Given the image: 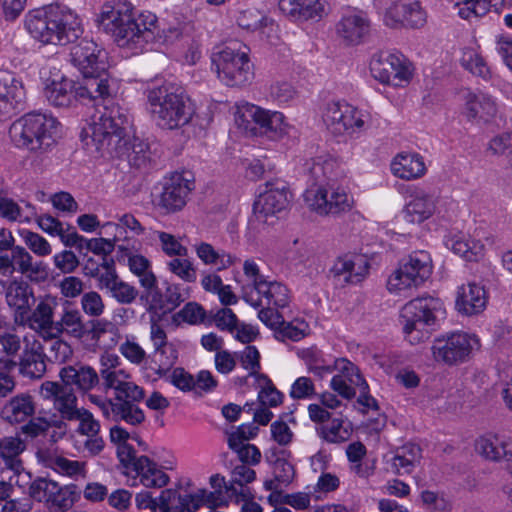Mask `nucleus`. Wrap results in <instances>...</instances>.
Wrapping results in <instances>:
<instances>
[{"label":"nucleus","instance_id":"obj_1","mask_svg":"<svg viewBox=\"0 0 512 512\" xmlns=\"http://www.w3.org/2000/svg\"><path fill=\"white\" fill-rule=\"evenodd\" d=\"M97 23L119 47L142 49L146 44L154 42L158 35L156 15L151 12L138 14L128 1L105 3Z\"/></svg>","mask_w":512,"mask_h":512},{"label":"nucleus","instance_id":"obj_2","mask_svg":"<svg viewBox=\"0 0 512 512\" xmlns=\"http://www.w3.org/2000/svg\"><path fill=\"white\" fill-rule=\"evenodd\" d=\"M25 28L35 40L46 45H66L83 32L78 16L58 5L29 11L25 15Z\"/></svg>","mask_w":512,"mask_h":512},{"label":"nucleus","instance_id":"obj_3","mask_svg":"<svg viewBox=\"0 0 512 512\" xmlns=\"http://www.w3.org/2000/svg\"><path fill=\"white\" fill-rule=\"evenodd\" d=\"M151 117L161 129L174 130L188 124L192 118L190 98L183 87L170 82L147 91Z\"/></svg>","mask_w":512,"mask_h":512},{"label":"nucleus","instance_id":"obj_4","mask_svg":"<svg viewBox=\"0 0 512 512\" xmlns=\"http://www.w3.org/2000/svg\"><path fill=\"white\" fill-rule=\"evenodd\" d=\"M444 315V304L439 298L422 296L410 300L400 314L406 340L412 345L424 342Z\"/></svg>","mask_w":512,"mask_h":512},{"label":"nucleus","instance_id":"obj_5","mask_svg":"<svg viewBox=\"0 0 512 512\" xmlns=\"http://www.w3.org/2000/svg\"><path fill=\"white\" fill-rule=\"evenodd\" d=\"M129 116L120 106H105L90 126L91 139L102 155L122 156L126 147V128Z\"/></svg>","mask_w":512,"mask_h":512},{"label":"nucleus","instance_id":"obj_6","mask_svg":"<svg viewBox=\"0 0 512 512\" xmlns=\"http://www.w3.org/2000/svg\"><path fill=\"white\" fill-rule=\"evenodd\" d=\"M55 118L40 113H30L16 120L9 129L12 142L17 147L36 151L49 147L57 131Z\"/></svg>","mask_w":512,"mask_h":512},{"label":"nucleus","instance_id":"obj_7","mask_svg":"<svg viewBox=\"0 0 512 512\" xmlns=\"http://www.w3.org/2000/svg\"><path fill=\"white\" fill-rule=\"evenodd\" d=\"M212 65L221 82L227 86H242L253 79V67L248 56V48L239 43H231L213 53Z\"/></svg>","mask_w":512,"mask_h":512},{"label":"nucleus","instance_id":"obj_8","mask_svg":"<svg viewBox=\"0 0 512 512\" xmlns=\"http://www.w3.org/2000/svg\"><path fill=\"white\" fill-rule=\"evenodd\" d=\"M480 347V339L476 334L457 331L436 338L431 352L436 362L454 366L470 360Z\"/></svg>","mask_w":512,"mask_h":512},{"label":"nucleus","instance_id":"obj_9","mask_svg":"<svg viewBox=\"0 0 512 512\" xmlns=\"http://www.w3.org/2000/svg\"><path fill=\"white\" fill-rule=\"evenodd\" d=\"M303 197L307 207L321 216L338 215L349 211L353 206V198L334 182L310 185Z\"/></svg>","mask_w":512,"mask_h":512},{"label":"nucleus","instance_id":"obj_10","mask_svg":"<svg viewBox=\"0 0 512 512\" xmlns=\"http://www.w3.org/2000/svg\"><path fill=\"white\" fill-rule=\"evenodd\" d=\"M291 200L288 185L283 180L267 181L260 186L253 204V213L259 222L273 224L278 215L286 210Z\"/></svg>","mask_w":512,"mask_h":512},{"label":"nucleus","instance_id":"obj_11","mask_svg":"<svg viewBox=\"0 0 512 512\" xmlns=\"http://www.w3.org/2000/svg\"><path fill=\"white\" fill-rule=\"evenodd\" d=\"M235 121L245 130H253L250 123L253 122L260 134L270 139L282 138L288 132V124L281 112L263 109L253 104H246L239 108L235 115Z\"/></svg>","mask_w":512,"mask_h":512},{"label":"nucleus","instance_id":"obj_12","mask_svg":"<svg viewBox=\"0 0 512 512\" xmlns=\"http://www.w3.org/2000/svg\"><path fill=\"white\" fill-rule=\"evenodd\" d=\"M91 277L95 278L99 290L105 291L119 304H132L138 297L137 288L119 277L113 261L104 260L91 272Z\"/></svg>","mask_w":512,"mask_h":512},{"label":"nucleus","instance_id":"obj_13","mask_svg":"<svg viewBox=\"0 0 512 512\" xmlns=\"http://www.w3.org/2000/svg\"><path fill=\"white\" fill-rule=\"evenodd\" d=\"M39 393L44 400L52 401L54 412H47L58 417L62 423L79 418L82 407H78V398L72 387L55 381H44Z\"/></svg>","mask_w":512,"mask_h":512},{"label":"nucleus","instance_id":"obj_14","mask_svg":"<svg viewBox=\"0 0 512 512\" xmlns=\"http://www.w3.org/2000/svg\"><path fill=\"white\" fill-rule=\"evenodd\" d=\"M72 64L83 77H105L107 54L93 40L82 39L71 48Z\"/></svg>","mask_w":512,"mask_h":512},{"label":"nucleus","instance_id":"obj_15","mask_svg":"<svg viewBox=\"0 0 512 512\" xmlns=\"http://www.w3.org/2000/svg\"><path fill=\"white\" fill-rule=\"evenodd\" d=\"M193 189V182L186 179L181 173H173L165 178L155 205L164 214L179 212L186 206L189 194Z\"/></svg>","mask_w":512,"mask_h":512},{"label":"nucleus","instance_id":"obj_16","mask_svg":"<svg viewBox=\"0 0 512 512\" xmlns=\"http://www.w3.org/2000/svg\"><path fill=\"white\" fill-rule=\"evenodd\" d=\"M373 77L381 83L402 86L412 77V71L404 58L395 54L374 57L370 63Z\"/></svg>","mask_w":512,"mask_h":512},{"label":"nucleus","instance_id":"obj_17","mask_svg":"<svg viewBox=\"0 0 512 512\" xmlns=\"http://www.w3.org/2000/svg\"><path fill=\"white\" fill-rule=\"evenodd\" d=\"M427 15L421 3L416 0H399L392 3L384 15V23L390 28H421Z\"/></svg>","mask_w":512,"mask_h":512},{"label":"nucleus","instance_id":"obj_18","mask_svg":"<svg viewBox=\"0 0 512 512\" xmlns=\"http://www.w3.org/2000/svg\"><path fill=\"white\" fill-rule=\"evenodd\" d=\"M242 298L254 308L261 306L284 308L290 301L289 290L284 284L267 279L259 282L255 290H246Z\"/></svg>","mask_w":512,"mask_h":512},{"label":"nucleus","instance_id":"obj_19","mask_svg":"<svg viewBox=\"0 0 512 512\" xmlns=\"http://www.w3.org/2000/svg\"><path fill=\"white\" fill-rule=\"evenodd\" d=\"M338 373L331 379V388L345 399H352L356 395V388H368V384L360 374L356 365L346 358L334 361L333 371Z\"/></svg>","mask_w":512,"mask_h":512},{"label":"nucleus","instance_id":"obj_20","mask_svg":"<svg viewBox=\"0 0 512 512\" xmlns=\"http://www.w3.org/2000/svg\"><path fill=\"white\" fill-rule=\"evenodd\" d=\"M133 395L114 397V403L111 408L108 419L115 422H124L130 426H139L145 422L146 416L139 404L145 399V390H138Z\"/></svg>","mask_w":512,"mask_h":512},{"label":"nucleus","instance_id":"obj_21","mask_svg":"<svg viewBox=\"0 0 512 512\" xmlns=\"http://www.w3.org/2000/svg\"><path fill=\"white\" fill-rule=\"evenodd\" d=\"M369 271V263L359 255H344L338 257L329 273L336 284H357L361 282Z\"/></svg>","mask_w":512,"mask_h":512},{"label":"nucleus","instance_id":"obj_22","mask_svg":"<svg viewBox=\"0 0 512 512\" xmlns=\"http://www.w3.org/2000/svg\"><path fill=\"white\" fill-rule=\"evenodd\" d=\"M53 301L49 299H42L38 302L36 307L30 312L23 314V319L20 318L15 324L20 326H28L31 330L38 333L44 340L53 338V331L55 326L54 320V305Z\"/></svg>","mask_w":512,"mask_h":512},{"label":"nucleus","instance_id":"obj_23","mask_svg":"<svg viewBox=\"0 0 512 512\" xmlns=\"http://www.w3.org/2000/svg\"><path fill=\"white\" fill-rule=\"evenodd\" d=\"M4 291L6 303L13 310L14 323L19 318L22 320L35 303L33 287L22 278H14L7 281Z\"/></svg>","mask_w":512,"mask_h":512},{"label":"nucleus","instance_id":"obj_24","mask_svg":"<svg viewBox=\"0 0 512 512\" xmlns=\"http://www.w3.org/2000/svg\"><path fill=\"white\" fill-rule=\"evenodd\" d=\"M370 30L371 21L362 11L345 14L336 25V33L346 45L362 43Z\"/></svg>","mask_w":512,"mask_h":512},{"label":"nucleus","instance_id":"obj_25","mask_svg":"<svg viewBox=\"0 0 512 512\" xmlns=\"http://www.w3.org/2000/svg\"><path fill=\"white\" fill-rule=\"evenodd\" d=\"M475 450L488 461H511L512 439L504 434L487 433L476 440Z\"/></svg>","mask_w":512,"mask_h":512},{"label":"nucleus","instance_id":"obj_26","mask_svg":"<svg viewBox=\"0 0 512 512\" xmlns=\"http://www.w3.org/2000/svg\"><path fill=\"white\" fill-rule=\"evenodd\" d=\"M24 349L19 360V371L29 378H41L46 372L45 353L42 344L24 337Z\"/></svg>","mask_w":512,"mask_h":512},{"label":"nucleus","instance_id":"obj_27","mask_svg":"<svg viewBox=\"0 0 512 512\" xmlns=\"http://www.w3.org/2000/svg\"><path fill=\"white\" fill-rule=\"evenodd\" d=\"M24 89L21 81L10 71L0 70V115H10L21 104Z\"/></svg>","mask_w":512,"mask_h":512},{"label":"nucleus","instance_id":"obj_28","mask_svg":"<svg viewBox=\"0 0 512 512\" xmlns=\"http://www.w3.org/2000/svg\"><path fill=\"white\" fill-rule=\"evenodd\" d=\"M498 112L496 100L483 92L467 91L464 95V114L468 120L487 122Z\"/></svg>","mask_w":512,"mask_h":512},{"label":"nucleus","instance_id":"obj_29","mask_svg":"<svg viewBox=\"0 0 512 512\" xmlns=\"http://www.w3.org/2000/svg\"><path fill=\"white\" fill-rule=\"evenodd\" d=\"M487 304V294L483 286L471 282L458 288L455 306L458 312L471 316L481 313Z\"/></svg>","mask_w":512,"mask_h":512},{"label":"nucleus","instance_id":"obj_30","mask_svg":"<svg viewBox=\"0 0 512 512\" xmlns=\"http://www.w3.org/2000/svg\"><path fill=\"white\" fill-rule=\"evenodd\" d=\"M59 377L61 384L67 387L76 386L82 392H88L99 383L97 371L88 365L76 364L61 368Z\"/></svg>","mask_w":512,"mask_h":512},{"label":"nucleus","instance_id":"obj_31","mask_svg":"<svg viewBox=\"0 0 512 512\" xmlns=\"http://www.w3.org/2000/svg\"><path fill=\"white\" fill-rule=\"evenodd\" d=\"M436 199L424 191H417L410 196L403 209L404 219L412 224H420L436 212Z\"/></svg>","mask_w":512,"mask_h":512},{"label":"nucleus","instance_id":"obj_32","mask_svg":"<svg viewBox=\"0 0 512 512\" xmlns=\"http://www.w3.org/2000/svg\"><path fill=\"white\" fill-rule=\"evenodd\" d=\"M86 328L81 312L65 302L58 320L55 322L53 338L61 337L63 334L81 339L86 334Z\"/></svg>","mask_w":512,"mask_h":512},{"label":"nucleus","instance_id":"obj_33","mask_svg":"<svg viewBox=\"0 0 512 512\" xmlns=\"http://www.w3.org/2000/svg\"><path fill=\"white\" fill-rule=\"evenodd\" d=\"M44 95L55 107H69L74 102V82L64 75L55 74L46 80Z\"/></svg>","mask_w":512,"mask_h":512},{"label":"nucleus","instance_id":"obj_34","mask_svg":"<svg viewBox=\"0 0 512 512\" xmlns=\"http://www.w3.org/2000/svg\"><path fill=\"white\" fill-rule=\"evenodd\" d=\"M427 168L424 158L417 153H400L391 162V172L395 177L411 181L423 177Z\"/></svg>","mask_w":512,"mask_h":512},{"label":"nucleus","instance_id":"obj_35","mask_svg":"<svg viewBox=\"0 0 512 512\" xmlns=\"http://www.w3.org/2000/svg\"><path fill=\"white\" fill-rule=\"evenodd\" d=\"M26 450V443L19 436H6L0 439V458L4 468L20 475L24 471L20 455Z\"/></svg>","mask_w":512,"mask_h":512},{"label":"nucleus","instance_id":"obj_36","mask_svg":"<svg viewBox=\"0 0 512 512\" xmlns=\"http://www.w3.org/2000/svg\"><path fill=\"white\" fill-rule=\"evenodd\" d=\"M172 364L173 362H170L167 365H158L157 367L145 366L144 369L151 371L147 374L148 378H152L153 380L166 378L169 383L183 392L193 391L195 388L194 377L181 367H176L170 371L169 367Z\"/></svg>","mask_w":512,"mask_h":512},{"label":"nucleus","instance_id":"obj_37","mask_svg":"<svg viewBox=\"0 0 512 512\" xmlns=\"http://www.w3.org/2000/svg\"><path fill=\"white\" fill-rule=\"evenodd\" d=\"M336 168L337 162L327 153H321L304 163V172L313 181L311 185L333 183L332 176Z\"/></svg>","mask_w":512,"mask_h":512},{"label":"nucleus","instance_id":"obj_38","mask_svg":"<svg viewBox=\"0 0 512 512\" xmlns=\"http://www.w3.org/2000/svg\"><path fill=\"white\" fill-rule=\"evenodd\" d=\"M33 397L22 393L12 397L3 407V418L9 423H22L35 414Z\"/></svg>","mask_w":512,"mask_h":512},{"label":"nucleus","instance_id":"obj_39","mask_svg":"<svg viewBox=\"0 0 512 512\" xmlns=\"http://www.w3.org/2000/svg\"><path fill=\"white\" fill-rule=\"evenodd\" d=\"M100 379L105 390L111 389L114 391V397L133 395L142 388L131 380V375L124 369L106 370V372H102V375H99Z\"/></svg>","mask_w":512,"mask_h":512},{"label":"nucleus","instance_id":"obj_40","mask_svg":"<svg viewBox=\"0 0 512 512\" xmlns=\"http://www.w3.org/2000/svg\"><path fill=\"white\" fill-rule=\"evenodd\" d=\"M134 471L145 487L161 488L169 482V476L147 456H139L137 467Z\"/></svg>","mask_w":512,"mask_h":512},{"label":"nucleus","instance_id":"obj_41","mask_svg":"<svg viewBox=\"0 0 512 512\" xmlns=\"http://www.w3.org/2000/svg\"><path fill=\"white\" fill-rule=\"evenodd\" d=\"M400 264L407 273L411 274L417 287L421 286L432 274V260L425 251L412 253Z\"/></svg>","mask_w":512,"mask_h":512},{"label":"nucleus","instance_id":"obj_42","mask_svg":"<svg viewBox=\"0 0 512 512\" xmlns=\"http://www.w3.org/2000/svg\"><path fill=\"white\" fill-rule=\"evenodd\" d=\"M83 84L76 86L74 84V101L75 100H104L110 95L109 79L105 77H84Z\"/></svg>","mask_w":512,"mask_h":512},{"label":"nucleus","instance_id":"obj_43","mask_svg":"<svg viewBox=\"0 0 512 512\" xmlns=\"http://www.w3.org/2000/svg\"><path fill=\"white\" fill-rule=\"evenodd\" d=\"M345 101H330L326 103L321 112V118L327 130L335 135L342 136L346 132Z\"/></svg>","mask_w":512,"mask_h":512},{"label":"nucleus","instance_id":"obj_44","mask_svg":"<svg viewBox=\"0 0 512 512\" xmlns=\"http://www.w3.org/2000/svg\"><path fill=\"white\" fill-rule=\"evenodd\" d=\"M10 251L14 272L17 271L30 280H36L37 275L46 272L43 262H34L32 255L25 247L17 245Z\"/></svg>","mask_w":512,"mask_h":512},{"label":"nucleus","instance_id":"obj_45","mask_svg":"<svg viewBox=\"0 0 512 512\" xmlns=\"http://www.w3.org/2000/svg\"><path fill=\"white\" fill-rule=\"evenodd\" d=\"M66 423H62L55 415H50L47 411L40 410L38 416L33 417L21 427V431L26 436L36 438L46 435L50 428L66 429Z\"/></svg>","mask_w":512,"mask_h":512},{"label":"nucleus","instance_id":"obj_46","mask_svg":"<svg viewBox=\"0 0 512 512\" xmlns=\"http://www.w3.org/2000/svg\"><path fill=\"white\" fill-rule=\"evenodd\" d=\"M198 258L206 265H214L217 270H224L236 263L237 258L225 251H217L211 244L201 242L195 244Z\"/></svg>","mask_w":512,"mask_h":512},{"label":"nucleus","instance_id":"obj_47","mask_svg":"<svg viewBox=\"0 0 512 512\" xmlns=\"http://www.w3.org/2000/svg\"><path fill=\"white\" fill-rule=\"evenodd\" d=\"M445 245L456 255L467 261H476L483 254L484 246L476 240L466 239L462 235H451L445 239Z\"/></svg>","mask_w":512,"mask_h":512},{"label":"nucleus","instance_id":"obj_48","mask_svg":"<svg viewBox=\"0 0 512 512\" xmlns=\"http://www.w3.org/2000/svg\"><path fill=\"white\" fill-rule=\"evenodd\" d=\"M54 489H51L46 505L51 512H65L69 510L75 501L74 485L60 486L57 482L54 484Z\"/></svg>","mask_w":512,"mask_h":512},{"label":"nucleus","instance_id":"obj_49","mask_svg":"<svg viewBox=\"0 0 512 512\" xmlns=\"http://www.w3.org/2000/svg\"><path fill=\"white\" fill-rule=\"evenodd\" d=\"M346 113V132L345 135L355 136L365 132L372 124L371 114L355 106L344 105Z\"/></svg>","mask_w":512,"mask_h":512},{"label":"nucleus","instance_id":"obj_50","mask_svg":"<svg viewBox=\"0 0 512 512\" xmlns=\"http://www.w3.org/2000/svg\"><path fill=\"white\" fill-rule=\"evenodd\" d=\"M299 355L307 366L308 371L314 375L322 378L326 374L333 372L334 364L327 361L323 352L316 347L303 349Z\"/></svg>","mask_w":512,"mask_h":512},{"label":"nucleus","instance_id":"obj_51","mask_svg":"<svg viewBox=\"0 0 512 512\" xmlns=\"http://www.w3.org/2000/svg\"><path fill=\"white\" fill-rule=\"evenodd\" d=\"M57 438L54 432L47 442L38 443L36 446L35 456L37 462L48 469L53 470L63 455L56 445Z\"/></svg>","mask_w":512,"mask_h":512},{"label":"nucleus","instance_id":"obj_52","mask_svg":"<svg viewBox=\"0 0 512 512\" xmlns=\"http://www.w3.org/2000/svg\"><path fill=\"white\" fill-rule=\"evenodd\" d=\"M386 285L389 293L398 296H406L412 289L417 288L411 274L407 273L401 264L390 274Z\"/></svg>","mask_w":512,"mask_h":512},{"label":"nucleus","instance_id":"obj_53","mask_svg":"<svg viewBox=\"0 0 512 512\" xmlns=\"http://www.w3.org/2000/svg\"><path fill=\"white\" fill-rule=\"evenodd\" d=\"M128 266L135 276L138 277L140 285H150L156 277L152 271L151 262L143 255L130 254L128 256Z\"/></svg>","mask_w":512,"mask_h":512},{"label":"nucleus","instance_id":"obj_54","mask_svg":"<svg viewBox=\"0 0 512 512\" xmlns=\"http://www.w3.org/2000/svg\"><path fill=\"white\" fill-rule=\"evenodd\" d=\"M143 288V292L140 296L141 301H145L147 305V311L149 313H160L165 314V298L164 294L158 287L157 278L151 281L148 286L140 285Z\"/></svg>","mask_w":512,"mask_h":512},{"label":"nucleus","instance_id":"obj_55","mask_svg":"<svg viewBox=\"0 0 512 512\" xmlns=\"http://www.w3.org/2000/svg\"><path fill=\"white\" fill-rule=\"evenodd\" d=\"M126 157L129 164L135 168H146L151 162V151L148 143L134 139L130 148H127Z\"/></svg>","mask_w":512,"mask_h":512},{"label":"nucleus","instance_id":"obj_56","mask_svg":"<svg viewBox=\"0 0 512 512\" xmlns=\"http://www.w3.org/2000/svg\"><path fill=\"white\" fill-rule=\"evenodd\" d=\"M308 331L309 325L304 320L296 319L291 322L283 320V324L277 329L275 338L279 341H299L308 334Z\"/></svg>","mask_w":512,"mask_h":512},{"label":"nucleus","instance_id":"obj_57","mask_svg":"<svg viewBox=\"0 0 512 512\" xmlns=\"http://www.w3.org/2000/svg\"><path fill=\"white\" fill-rule=\"evenodd\" d=\"M167 269L186 283H194L197 279V270L194 264L185 257L173 258L167 262Z\"/></svg>","mask_w":512,"mask_h":512},{"label":"nucleus","instance_id":"obj_58","mask_svg":"<svg viewBox=\"0 0 512 512\" xmlns=\"http://www.w3.org/2000/svg\"><path fill=\"white\" fill-rule=\"evenodd\" d=\"M26 247L38 257H47L52 253L50 243L40 234L27 229L19 231Z\"/></svg>","mask_w":512,"mask_h":512},{"label":"nucleus","instance_id":"obj_59","mask_svg":"<svg viewBox=\"0 0 512 512\" xmlns=\"http://www.w3.org/2000/svg\"><path fill=\"white\" fill-rule=\"evenodd\" d=\"M81 311L90 318L101 317L106 310L102 296L97 291L84 292L80 298Z\"/></svg>","mask_w":512,"mask_h":512},{"label":"nucleus","instance_id":"obj_60","mask_svg":"<svg viewBox=\"0 0 512 512\" xmlns=\"http://www.w3.org/2000/svg\"><path fill=\"white\" fill-rule=\"evenodd\" d=\"M461 64L466 70L483 79L490 76V69L485 60L473 49H467L463 52Z\"/></svg>","mask_w":512,"mask_h":512},{"label":"nucleus","instance_id":"obj_61","mask_svg":"<svg viewBox=\"0 0 512 512\" xmlns=\"http://www.w3.org/2000/svg\"><path fill=\"white\" fill-rule=\"evenodd\" d=\"M46 341H50L49 347L47 348L46 358L54 363L63 364L67 362L73 355V349L71 345L61 339V337L50 338Z\"/></svg>","mask_w":512,"mask_h":512},{"label":"nucleus","instance_id":"obj_62","mask_svg":"<svg viewBox=\"0 0 512 512\" xmlns=\"http://www.w3.org/2000/svg\"><path fill=\"white\" fill-rule=\"evenodd\" d=\"M86 462L78 460H70L63 455L53 469L59 475L72 479L85 478L87 474Z\"/></svg>","mask_w":512,"mask_h":512},{"label":"nucleus","instance_id":"obj_63","mask_svg":"<svg viewBox=\"0 0 512 512\" xmlns=\"http://www.w3.org/2000/svg\"><path fill=\"white\" fill-rule=\"evenodd\" d=\"M179 498H182V494L176 490L165 489L158 498L152 500V504L154 509H158L159 512H178L181 509Z\"/></svg>","mask_w":512,"mask_h":512},{"label":"nucleus","instance_id":"obj_64","mask_svg":"<svg viewBox=\"0 0 512 512\" xmlns=\"http://www.w3.org/2000/svg\"><path fill=\"white\" fill-rule=\"evenodd\" d=\"M385 469L388 472L403 475L413 471L414 466L399 449L395 453H389L384 456Z\"/></svg>","mask_w":512,"mask_h":512}]
</instances>
